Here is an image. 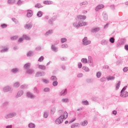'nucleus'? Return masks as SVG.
<instances>
[{"label":"nucleus","instance_id":"1","mask_svg":"<svg viewBox=\"0 0 128 128\" xmlns=\"http://www.w3.org/2000/svg\"><path fill=\"white\" fill-rule=\"evenodd\" d=\"M16 116V112H12L8 114H6L4 116V118L8 120V118H14V116Z\"/></svg>","mask_w":128,"mask_h":128},{"label":"nucleus","instance_id":"2","mask_svg":"<svg viewBox=\"0 0 128 128\" xmlns=\"http://www.w3.org/2000/svg\"><path fill=\"white\" fill-rule=\"evenodd\" d=\"M3 92H12V86H7L4 88H3Z\"/></svg>","mask_w":128,"mask_h":128},{"label":"nucleus","instance_id":"3","mask_svg":"<svg viewBox=\"0 0 128 128\" xmlns=\"http://www.w3.org/2000/svg\"><path fill=\"white\" fill-rule=\"evenodd\" d=\"M1 48H2L0 52L1 54H4V52H8V50H10V48L8 46H2Z\"/></svg>","mask_w":128,"mask_h":128},{"label":"nucleus","instance_id":"4","mask_svg":"<svg viewBox=\"0 0 128 128\" xmlns=\"http://www.w3.org/2000/svg\"><path fill=\"white\" fill-rule=\"evenodd\" d=\"M82 44L84 46H88V44H90V40H88V37H84V38L82 40Z\"/></svg>","mask_w":128,"mask_h":128},{"label":"nucleus","instance_id":"5","mask_svg":"<svg viewBox=\"0 0 128 128\" xmlns=\"http://www.w3.org/2000/svg\"><path fill=\"white\" fill-rule=\"evenodd\" d=\"M26 96L28 98H30V100H34L36 98V96H34L32 92H26Z\"/></svg>","mask_w":128,"mask_h":128},{"label":"nucleus","instance_id":"6","mask_svg":"<svg viewBox=\"0 0 128 128\" xmlns=\"http://www.w3.org/2000/svg\"><path fill=\"white\" fill-rule=\"evenodd\" d=\"M104 8V4H98L96 7L95 10L96 12H98L100 10H102Z\"/></svg>","mask_w":128,"mask_h":128},{"label":"nucleus","instance_id":"7","mask_svg":"<svg viewBox=\"0 0 128 128\" xmlns=\"http://www.w3.org/2000/svg\"><path fill=\"white\" fill-rule=\"evenodd\" d=\"M64 119L60 116L57 120H56L55 122L56 124H60L62 122Z\"/></svg>","mask_w":128,"mask_h":128},{"label":"nucleus","instance_id":"8","mask_svg":"<svg viewBox=\"0 0 128 128\" xmlns=\"http://www.w3.org/2000/svg\"><path fill=\"white\" fill-rule=\"evenodd\" d=\"M26 30H30L32 28V24L28 23L26 24L24 26Z\"/></svg>","mask_w":128,"mask_h":128},{"label":"nucleus","instance_id":"9","mask_svg":"<svg viewBox=\"0 0 128 128\" xmlns=\"http://www.w3.org/2000/svg\"><path fill=\"white\" fill-rule=\"evenodd\" d=\"M11 72L12 74H18V72H20V69L18 68H13L11 70Z\"/></svg>","mask_w":128,"mask_h":128},{"label":"nucleus","instance_id":"10","mask_svg":"<svg viewBox=\"0 0 128 128\" xmlns=\"http://www.w3.org/2000/svg\"><path fill=\"white\" fill-rule=\"evenodd\" d=\"M46 76V73L44 72H37L36 74V78H38L40 76Z\"/></svg>","mask_w":128,"mask_h":128},{"label":"nucleus","instance_id":"11","mask_svg":"<svg viewBox=\"0 0 128 128\" xmlns=\"http://www.w3.org/2000/svg\"><path fill=\"white\" fill-rule=\"evenodd\" d=\"M32 14H34L32 10H27L26 16L28 18H32Z\"/></svg>","mask_w":128,"mask_h":128},{"label":"nucleus","instance_id":"12","mask_svg":"<svg viewBox=\"0 0 128 128\" xmlns=\"http://www.w3.org/2000/svg\"><path fill=\"white\" fill-rule=\"evenodd\" d=\"M77 18L79 20H86V16H82V15H79L77 16Z\"/></svg>","mask_w":128,"mask_h":128},{"label":"nucleus","instance_id":"13","mask_svg":"<svg viewBox=\"0 0 128 128\" xmlns=\"http://www.w3.org/2000/svg\"><path fill=\"white\" fill-rule=\"evenodd\" d=\"M22 94H24V90H19L17 94L16 95V98H20V96H22Z\"/></svg>","mask_w":128,"mask_h":128},{"label":"nucleus","instance_id":"14","mask_svg":"<svg viewBox=\"0 0 128 128\" xmlns=\"http://www.w3.org/2000/svg\"><path fill=\"white\" fill-rule=\"evenodd\" d=\"M120 96L121 98H128V92L126 91L120 92Z\"/></svg>","mask_w":128,"mask_h":128},{"label":"nucleus","instance_id":"15","mask_svg":"<svg viewBox=\"0 0 128 128\" xmlns=\"http://www.w3.org/2000/svg\"><path fill=\"white\" fill-rule=\"evenodd\" d=\"M100 44L102 46H108V40L103 39L101 40Z\"/></svg>","mask_w":128,"mask_h":128},{"label":"nucleus","instance_id":"16","mask_svg":"<svg viewBox=\"0 0 128 128\" xmlns=\"http://www.w3.org/2000/svg\"><path fill=\"white\" fill-rule=\"evenodd\" d=\"M51 50L54 52H58V47L56 46V45H54V44H52V45Z\"/></svg>","mask_w":128,"mask_h":128},{"label":"nucleus","instance_id":"17","mask_svg":"<svg viewBox=\"0 0 128 128\" xmlns=\"http://www.w3.org/2000/svg\"><path fill=\"white\" fill-rule=\"evenodd\" d=\"M100 30V28H93L91 30V32L93 33L98 32Z\"/></svg>","mask_w":128,"mask_h":128},{"label":"nucleus","instance_id":"18","mask_svg":"<svg viewBox=\"0 0 128 128\" xmlns=\"http://www.w3.org/2000/svg\"><path fill=\"white\" fill-rule=\"evenodd\" d=\"M79 26H88V23L82 21V20H79Z\"/></svg>","mask_w":128,"mask_h":128},{"label":"nucleus","instance_id":"19","mask_svg":"<svg viewBox=\"0 0 128 128\" xmlns=\"http://www.w3.org/2000/svg\"><path fill=\"white\" fill-rule=\"evenodd\" d=\"M68 94V91L66 89H64V90H62L61 92L60 93V96H64L66 94Z\"/></svg>","mask_w":128,"mask_h":128},{"label":"nucleus","instance_id":"20","mask_svg":"<svg viewBox=\"0 0 128 128\" xmlns=\"http://www.w3.org/2000/svg\"><path fill=\"white\" fill-rule=\"evenodd\" d=\"M34 72V69L30 68V69L27 70L26 71V74H32Z\"/></svg>","mask_w":128,"mask_h":128},{"label":"nucleus","instance_id":"21","mask_svg":"<svg viewBox=\"0 0 128 128\" xmlns=\"http://www.w3.org/2000/svg\"><path fill=\"white\" fill-rule=\"evenodd\" d=\"M73 26L75 28H80V23L79 22H74L73 24Z\"/></svg>","mask_w":128,"mask_h":128},{"label":"nucleus","instance_id":"22","mask_svg":"<svg viewBox=\"0 0 128 128\" xmlns=\"http://www.w3.org/2000/svg\"><path fill=\"white\" fill-rule=\"evenodd\" d=\"M60 117L64 120L66 118H68V112H64V114L61 115Z\"/></svg>","mask_w":128,"mask_h":128},{"label":"nucleus","instance_id":"23","mask_svg":"<svg viewBox=\"0 0 128 128\" xmlns=\"http://www.w3.org/2000/svg\"><path fill=\"white\" fill-rule=\"evenodd\" d=\"M88 64H91V66H94V62L91 56L88 57Z\"/></svg>","mask_w":128,"mask_h":128},{"label":"nucleus","instance_id":"24","mask_svg":"<svg viewBox=\"0 0 128 128\" xmlns=\"http://www.w3.org/2000/svg\"><path fill=\"white\" fill-rule=\"evenodd\" d=\"M32 54H34V52L32 51H29L26 54V56L28 58H32L34 55H32Z\"/></svg>","mask_w":128,"mask_h":128},{"label":"nucleus","instance_id":"25","mask_svg":"<svg viewBox=\"0 0 128 128\" xmlns=\"http://www.w3.org/2000/svg\"><path fill=\"white\" fill-rule=\"evenodd\" d=\"M102 16H103V18L104 20H106L108 18V14L106 13V12H104L102 13Z\"/></svg>","mask_w":128,"mask_h":128},{"label":"nucleus","instance_id":"26","mask_svg":"<svg viewBox=\"0 0 128 128\" xmlns=\"http://www.w3.org/2000/svg\"><path fill=\"white\" fill-rule=\"evenodd\" d=\"M24 70H28V68H30V63H27L25 64L24 66Z\"/></svg>","mask_w":128,"mask_h":128},{"label":"nucleus","instance_id":"27","mask_svg":"<svg viewBox=\"0 0 128 128\" xmlns=\"http://www.w3.org/2000/svg\"><path fill=\"white\" fill-rule=\"evenodd\" d=\"M28 127L29 128H36V124L32 122L28 124Z\"/></svg>","mask_w":128,"mask_h":128},{"label":"nucleus","instance_id":"28","mask_svg":"<svg viewBox=\"0 0 128 128\" xmlns=\"http://www.w3.org/2000/svg\"><path fill=\"white\" fill-rule=\"evenodd\" d=\"M34 94H40V90H38V89L35 86L34 88Z\"/></svg>","mask_w":128,"mask_h":128},{"label":"nucleus","instance_id":"29","mask_svg":"<svg viewBox=\"0 0 128 128\" xmlns=\"http://www.w3.org/2000/svg\"><path fill=\"white\" fill-rule=\"evenodd\" d=\"M52 34V30H49L45 34L46 36H48L50 34Z\"/></svg>","mask_w":128,"mask_h":128},{"label":"nucleus","instance_id":"30","mask_svg":"<svg viewBox=\"0 0 128 128\" xmlns=\"http://www.w3.org/2000/svg\"><path fill=\"white\" fill-rule=\"evenodd\" d=\"M80 124L78 123H75L74 124L71 126V128H79Z\"/></svg>","mask_w":128,"mask_h":128},{"label":"nucleus","instance_id":"31","mask_svg":"<svg viewBox=\"0 0 128 128\" xmlns=\"http://www.w3.org/2000/svg\"><path fill=\"white\" fill-rule=\"evenodd\" d=\"M43 4H52L54 2H52V1H44L43 2Z\"/></svg>","mask_w":128,"mask_h":128},{"label":"nucleus","instance_id":"32","mask_svg":"<svg viewBox=\"0 0 128 128\" xmlns=\"http://www.w3.org/2000/svg\"><path fill=\"white\" fill-rule=\"evenodd\" d=\"M50 80L53 82L58 81V78H56V76H52L50 77Z\"/></svg>","mask_w":128,"mask_h":128},{"label":"nucleus","instance_id":"33","mask_svg":"<svg viewBox=\"0 0 128 128\" xmlns=\"http://www.w3.org/2000/svg\"><path fill=\"white\" fill-rule=\"evenodd\" d=\"M16 2V0H8V4H14Z\"/></svg>","mask_w":128,"mask_h":128},{"label":"nucleus","instance_id":"34","mask_svg":"<svg viewBox=\"0 0 128 128\" xmlns=\"http://www.w3.org/2000/svg\"><path fill=\"white\" fill-rule=\"evenodd\" d=\"M22 38L24 40H30V38L26 35H23Z\"/></svg>","mask_w":128,"mask_h":128},{"label":"nucleus","instance_id":"35","mask_svg":"<svg viewBox=\"0 0 128 128\" xmlns=\"http://www.w3.org/2000/svg\"><path fill=\"white\" fill-rule=\"evenodd\" d=\"M12 20L14 22V24H20L18 20L16 19V18H12Z\"/></svg>","mask_w":128,"mask_h":128},{"label":"nucleus","instance_id":"36","mask_svg":"<svg viewBox=\"0 0 128 128\" xmlns=\"http://www.w3.org/2000/svg\"><path fill=\"white\" fill-rule=\"evenodd\" d=\"M36 16L38 18H42V11H38Z\"/></svg>","mask_w":128,"mask_h":128},{"label":"nucleus","instance_id":"37","mask_svg":"<svg viewBox=\"0 0 128 128\" xmlns=\"http://www.w3.org/2000/svg\"><path fill=\"white\" fill-rule=\"evenodd\" d=\"M120 82L119 81L117 84L116 85V90H118V88H120Z\"/></svg>","mask_w":128,"mask_h":128},{"label":"nucleus","instance_id":"38","mask_svg":"<svg viewBox=\"0 0 128 128\" xmlns=\"http://www.w3.org/2000/svg\"><path fill=\"white\" fill-rule=\"evenodd\" d=\"M40 70H46V67L44 65H39L38 66Z\"/></svg>","mask_w":128,"mask_h":128},{"label":"nucleus","instance_id":"39","mask_svg":"<svg viewBox=\"0 0 128 128\" xmlns=\"http://www.w3.org/2000/svg\"><path fill=\"white\" fill-rule=\"evenodd\" d=\"M35 8H44V6L38 3L35 5Z\"/></svg>","mask_w":128,"mask_h":128},{"label":"nucleus","instance_id":"40","mask_svg":"<svg viewBox=\"0 0 128 128\" xmlns=\"http://www.w3.org/2000/svg\"><path fill=\"white\" fill-rule=\"evenodd\" d=\"M54 112H56V108H52L50 110V114H54Z\"/></svg>","mask_w":128,"mask_h":128},{"label":"nucleus","instance_id":"41","mask_svg":"<svg viewBox=\"0 0 128 128\" xmlns=\"http://www.w3.org/2000/svg\"><path fill=\"white\" fill-rule=\"evenodd\" d=\"M82 104L84 106H88V100H83L82 102Z\"/></svg>","mask_w":128,"mask_h":128},{"label":"nucleus","instance_id":"42","mask_svg":"<svg viewBox=\"0 0 128 128\" xmlns=\"http://www.w3.org/2000/svg\"><path fill=\"white\" fill-rule=\"evenodd\" d=\"M80 6H88V2L87 1H84L81 3H80Z\"/></svg>","mask_w":128,"mask_h":128},{"label":"nucleus","instance_id":"43","mask_svg":"<svg viewBox=\"0 0 128 128\" xmlns=\"http://www.w3.org/2000/svg\"><path fill=\"white\" fill-rule=\"evenodd\" d=\"M61 48H68V45L66 44H62L61 45Z\"/></svg>","mask_w":128,"mask_h":128},{"label":"nucleus","instance_id":"44","mask_svg":"<svg viewBox=\"0 0 128 128\" xmlns=\"http://www.w3.org/2000/svg\"><path fill=\"white\" fill-rule=\"evenodd\" d=\"M20 86V82H16L14 84V88H18Z\"/></svg>","mask_w":128,"mask_h":128},{"label":"nucleus","instance_id":"45","mask_svg":"<svg viewBox=\"0 0 128 128\" xmlns=\"http://www.w3.org/2000/svg\"><path fill=\"white\" fill-rule=\"evenodd\" d=\"M86 82L88 84H92V82H94V79L93 78H88L86 80Z\"/></svg>","mask_w":128,"mask_h":128},{"label":"nucleus","instance_id":"46","mask_svg":"<svg viewBox=\"0 0 128 128\" xmlns=\"http://www.w3.org/2000/svg\"><path fill=\"white\" fill-rule=\"evenodd\" d=\"M81 62H82V64H88V59L82 58L81 60Z\"/></svg>","mask_w":128,"mask_h":128},{"label":"nucleus","instance_id":"47","mask_svg":"<svg viewBox=\"0 0 128 128\" xmlns=\"http://www.w3.org/2000/svg\"><path fill=\"white\" fill-rule=\"evenodd\" d=\"M82 70H85V72H90V68L87 66H83Z\"/></svg>","mask_w":128,"mask_h":128},{"label":"nucleus","instance_id":"48","mask_svg":"<svg viewBox=\"0 0 128 128\" xmlns=\"http://www.w3.org/2000/svg\"><path fill=\"white\" fill-rule=\"evenodd\" d=\"M62 102L66 103V102H68L70 100H68V98H66L62 99Z\"/></svg>","mask_w":128,"mask_h":128},{"label":"nucleus","instance_id":"49","mask_svg":"<svg viewBox=\"0 0 128 128\" xmlns=\"http://www.w3.org/2000/svg\"><path fill=\"white\" fill-rule=\"evenodd\" d=\"M42 82H44V84H48L50 83V81L46 79H42Z\"/></svg>","mask_w":128,"mask_h":128},{"label":"nucleus","instance_id":"50","mask_svg":"<svg viewBox=\"0 0 128 128\" xmlns=\"http://www.w3.org/2000/svg\"><path fill=\"white\" fill-rule=\"evenodd\" d=\"M108 80H114V77L112 76H109L106 78Z\"/></svg>","mask_w":128,"mask_h":128},{"label":"nucleus","instance_id":"51","mask_svg":"<svg viewBox=\"0 0 128 128\" xmlns=\"http://www.w3.org/2000/svg\"><path fill=\"white\" fill-rule=\"evenodd\" d=\"M60 40H61L62 44H64V42H66V40H68L66 39V38H62Z\"/></svg>","mask_w":128,"mask_h":128},{"label":"nucleus","instance_id":"52","mask_svg":"<svg viewBox=\"0 0 128 128\" xmlns=\"http://www.w3.org/2000/svg\"><path fill=\"white\" fill-rule=\"evenodd\" d=\"M18 37L17 36H12L10 38V40H18Z\"/></svg>","mask_w":128,"mask_h":128},{"label":"nucleus","instance_id":"53","mask_svg":"<svg viewBox=\"0 0 128 128\" xmlns=\"http://www.w3.org/2000/svg\"><path fill=\"white\" fill-rule=\"evenodd\" d=\"M82 126H86L88 124V121L87 120H84V122H82Z\"/></svg>","mask_w":128,"mask_h":128},{"label":"nucleus","instance_id":"54","mask_svg":"<svg viewBox=\"0 0 128 128\" xmlns=\"http://www.w3.org/2000/svg\"><path fill=\"white\" fill-rule=\"evenodd\" d=\"M110 42H111V44H114V38L113 37H111L110 40H109Z\"/></svg>","mask_w":128,"mask_h":128},{"label":"nucleus","instance_id":"55","mask_svg":"<svg viewBox=\"0 0 128 128\" xmlns=\"http://www.w3.org/2000/svg\"><path fill=\"white\" fill-rule=\"evenodd\" d=\"M44 60V56H41L38 60V62H42V60Z\"/></svg>","mask_w":128,"mask_h":128},{"label":"nucleus","instance_id":"56","mask_svg":"<svg viewBox=\"0 0 128 128\" xmlns=\"http://www.w3.org/2000/svg\"><path fill=\"white\" fill-rule=\"evenodd\" d=\"M44 116L45 118H46L48 116V112H44Z\"/></svg>","mask_w":128,"mask_h":128},{"label":"nucleus","instance_id":"57","mask_svg":"<svg viewBox=\"0 0 128 128\" xmlns=\"http://www.w3.org/2000/svg\"><path fill=\"white\" fill-rule=\"evenodd\" d=\"M50 90V88H46L44 89V92H48Z\"/></svg>","mask_w":128,"mask_h":128},{"label":"nucleus","instance_id":"58","mask_svg":"<svg viewBox=\"0 0 128 128\" xmlns=\"http://www.w3.org/2000/svg\"><path fill=\"white\" fill-rule=\"evenodd\" d=\"M96 76H97L98 78H100V76H102V73H100V72H97Z\"/></svg>","mask_w":128,"mask_h":128},{"label":"nucleus","instance_id":"59","mask_svg":"<svg viewBox=\"0 0 128 128\" xmlns=\"http://www.w3.org/2000/svg\"><path fill=\"white\" fill-rule=\"evenodd\" d=\"M60 60L66 62V60H68V58L66 57H62L60 58Z\"/></svg>","mask_w":128,"mask_h":128},{"label":"nucleus","instance_id":"60","mask_svg":"<svg viewBox=\"0 0 128 128\" xmlns=\"http://www.w3.org/2000/svg\"><path fill=\"white\" fill-rule=\"evenodd\" d=\"M58 84V81H54L52 82V86H56Z\"/></svg>","mask_w":128,"mask_h":128},{"label":"nucleus","instance_id":"61","mask_svg":"<svg viewBox=\"0 0 128 128\" xmlns=\"http://www.w3.org/2000/svg\"><path fill=\"white\" fill-rule=\"evenodd\" d=\"M126 88H128L127 86H124L121 90L120 92H125L124 90H126Z\"/></svg>","mask_w":128,"mask_h":128},{"label":"nucleus","instance_id":"62","mask_svg":"<svg viewBox=\"0 0 128 128\" xmlns=\"http://www.w3.org/2000/svg\"><path fill=\"white\" fill-rule=\"evenodd\" d=\"M1 28H8V25L6 24H1Z\"/></svg>","mask_w":128,"mask_h":128},{"label":"nucleus","instance_id":"63","mask_svg":"<svg viewBox=\"0 0 128 128\" xmlns=\"http://www.w3.org/2000/svg\"><path fill=\"white\" fill-rule=\"evenodd\" d=\"M103 68L104 70H110V66L108 65H104L103 66Z\"/></svg>","mask_w":128,"mask_h":128},{"label":"nucleus","instance_id":"64","mask_svg":"<svg viewBox=\"0 0 128 128\" xmlns=\"http://www.w3.org/2000/svg\"><path fill=\"white\" fill-rule=\"evenodd\" d=\"M128 67H124L123 68V72H128Z\"/></svg>","mask_w":128,"mask_h":128}]
</instances>
